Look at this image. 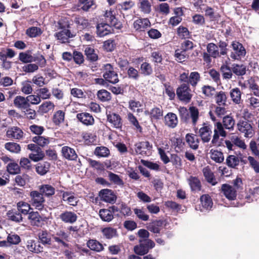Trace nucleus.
Segmentation results:
<instances>
[{"mask_svg":"<svg viewBox=\"0 0 259 259\" xmlns=\"http://www.w3.org/2000/svg\"><path fill=\"white\" fill-rule=\"evenodd\" d=\"M198 133L199 136L204 143L208 142L211 139L212 134L210 126L204 123L203 126L199 129Z\"/></svg>","mask_w":259,"mask_h":259,"instance_id":"9d476101","label":"nucleus"},{"mask_svg":"<svg viewBox=\"0 0 259 259\" xmlns=\"http://www.w3.org/2000/svg\"><path fill=\"white\" fill-rule=\"evenodd\" d=\"M62 200L64 201L72 206L77 205L78 202V199L75 196L74 193L68 191H62Z\"/></svg>","mask_w":259,"mask_h":259,"instance_id":"ddd939ff","label":"nucleus"},{"mask_svg":"<svg viewBox=\"0 0 259 259\" xmlns=\"http://www.w3.org/2000/svg\"><path fill=\"white\" fill-rule=\"evenodd\" d=\"M69 24L63 25L60 24V30L55 33V36L61 43L68 42L70 38L73 37L75 34L70 30Z\"/></svg>","mask_w":259,"mask_h":259,"instance_id":"f257e3e1","label":"nucleus"},{"mask_svg":"<svg viewBox=\"0 0 259 259\" xmlns=\"http://www.w3.org/2000/svg\"><path fill=\"white\" fill-rule=\"evenodd\" d=\"M150 22L148 19H139L134 23V27L136 30L144 31L145 28L150 26Z\"/></svg>","mask_w":259,"mask_h":259,"instance_id":"4be33fe9","label":"nucleus"},{"mask_svg":"<svg viewBox=\"0 0 259 259\" xmlns=\"http://www.w3.org/2000/svg\"><path fill=\"white\" fill-rule=\"evenodd\" d=\"M6 136L9 138L20 140L23 137V132L20 128L13 126L8 130L6 133Z\"/></svg>","mask_w":259,"mask_h":259,"instance_id":"dca6fc26","label":"nucleus"},{"mask_svg":"<svg viewBox=\"0 0 259 259\" xmlns=\"http://www.w3.org/2000/svg\"><path fill=\"white\" fill-rule=\"evenodd\" d=\"M152 148L149 142H142L135 144V152L137 154L142 155H147L150 153V151Z\"/></svg>","mask_w":259,"mask_h":259,"instance_id":"1a4fd4ad","label":"nucleus"},{"mask_svg":"<svg viewBox=\"0 0 259 259\" xmlns=\"http://www.w3.org/2000/svg\"><path fill=\"white\" fill-rule=\"evenodd\" d=\"M40 193L47 197L53 195L55 192V188L50 185L45 184L39 186Z\"/></svg>","mask_w":259,"mask_h":259,"instance_id":"473e14b6","label":"nucleus"},{"mask_svg":"<svg viewBox=\"0 0 259 259\" xmlns=\"http://www.w3.org/2000/svg\"><path fill=\"white\" fill-rule=\"evenodd\" d=\"M211 159L217 163H221L224 160L223 153L215 149H211L210 151Z\"/></svg>","mask_w":259,"mask_h":259,"instance_id":"c756f323","label":"nucleus"},{"mask_svg":"<svg viewBox=\"0 0 259 259\" xmlns=\"http://www.w3.org/2000/svg\"><path fill=\"white\" fill-rule=\"evenodd\" d=\"M207 51L211 57L217 58L220 56V52L219 51L218 46L213 43H209L207 45Z\"/></svg>","mask_w":259,"mask_h":259,"instance_id":"49530a36","label":"nucleus"},{"mask_svg":"<svg viewBox=\"0 0 259 259\" xmlns=\"http://www.w3.org/2000/svg\"><path fill=\"white\" fill-rule=\"evenodd\" d=\"M107 120L115 128H118L122 126L121 118L118 114L109 113L107 115Z\"/></svg>","mask_w":259,"mask_h":259,"instance_id":"aec40b11","label":"nucleus"},{"mask_svg":"<svg viewBox=\"0 0 259 259\" xmlns=\"http://www.w3.org/2000/svg\"><path fill=\"white\" fill-rule=\"evenodd\" d=\"M134 211L137 218L143 221H147L149 219V216L143 210V208H135Z\"/></svg>","mask_w":259,"mask_h":259,"instance_id":"6e6d98bb","label":"nucleus"},{"mask_svg":"<svg viewBox=\"0 0 259 259\" xmlns=\"http://www.w3.org/2000/svg\"><path fill=\"white\" fill-rule=\"evenodd\" d=\"M235 123V120L232 116L227 115L224 116L223 119V125L226 129L233 130Z\"/></svg>","mask_w":259,"mask_h":259,"instance_id":"a18cd8bd","label":"nucleus"},{"mask_svg":"<svg viewBox=\"0 0 259 259\" xmlns=\"http://www.w3.org/2000/svg\"><path fill=\"white\" fill-rule=\"evenodd\" d=\"M140 245L134 247L135 252L140 255H143L147 253L149 249L152 248L155 246L154 242L150 239L140 240Z\"/></svg>","mask_w":259,"mask_h":259,"instance_id":"7ed1b4c3","label":"nucleus"},{"mask_svg":"<svg viewBox=\"0 0 259 259\" xmlns=\"http://www.w3.org/2000/svg\"><path fill=\"white\" fill-rule=\"evenodd\" d=\"M79 121L86 125H91L94 123V118L92 115L87 112L78 113L76 115Z\"/></svg>","mask_w":259,"mask_h":259,"instance_id":"f3484780","label":"nucleus"},{"mask_svg":"<svg viewBox=\"0 0 259 259\" xmlns=\"http://www.w3.org/2000/svg\"><path fill=\"white\" fill-rule=\"evenodd\" d=\"M5 148L11 153L19 154L21 148L19 144L15 142H7L5 144Z\"/></svg>","mask_w":259,"mask_h":259,"instance_id":"2f4dec72","label":"nucleus"},{"mask_svg":"<svg viewBox=\"0 0 259 259\" xmlns=\"http://www.w3.org/2000/svg\"><path fill=\"white\" fill-rule=\"evenodd\" d=\"M175 56L178 61L180 62H183L188 58L189 56L186 53V51L181 49L176 50Z\"/></svg>","mask_w":259,"mask_h":259,"instance_id":"680f3d73","label":"nucleus"},{"mask_svg":"<svg viewBox=\"0 0 259 259\" xmlns=\"http://www.w3.org/2000/svg\"><path fill=\"white\" fill-rule=\"evenodd\" d=\"M231 45L233 50L230 54V57L233 60H239L245 55V49L241 44L233 41Z\"/></svg>","mask_w":259,"mask_h":259,"instance_id":"0eeeda50","label":"nucleus"},{"mask_svg":"<svg viewBox=\"0 0 259 259\" xmlns=\"http://www.w3.org/2000/svg\"><path fill=\"white\" fill-rule=\"evenodd\" d=\"M203 173L205 179L208 183L212 185H215L217 184V182L214 178L213 173L208 166L203 169Z\"/></svg>","mask_w":259,"mask_h":259,"instance_id":"c9c22d12","label":"nucleus"},{"mask_svg":"<svg viewBox=\"0 0 259 259\" xmlns=\"http://www.w3.org/2000/svg\"><path fill=\"white\" fill-rule=\"evenodd\" d=\"M222 191L229 200H234L236 198L237 190L233 186L228 184H223L222 186Z\"/></svg>","mask_w":259,"mask_h":259,"instance_id":"9b49d317","label":"nucleus"},{"mask_svg":"<svg viewBox=\"0 0 259 259\" xmlns=\"http://www.w3.org/2000/svg\"><path fill=\"white\" fill-rule=\"evenodd\" d=\"M233 73L238 76L244 75L246 72V67L242 64H233L232 66Z\"/></svg>","mask_w":259,"mask_h":259,"instance_id":"a19ab883","label":"nucleus"},{"mask_svg":"<svg viewBox=\"0 0 259 259\" xmlns=\"http://www.w3.org/2000/svg\"><path fill=\"white\" fill-rule=\"evenodd\" d=\"M129 108L133 112L139 113L142 111L141 107L142 106V104L139 101L131 100L128 102Z\"/></svg>","mask_w":259,"mask_h":259,"instance_id":"5fc2aeb1","label":"nucleus"},{"mask_svg":"<svg viewBox=\"0 0 259 259\" xmlns=\"http://www.w3.org/2000/svg\"><path fill=\"white\" fill-rule=\"evenodd\" d=\"M50 167V164L48 162L39 163L36 166V171L40 175H45L49 170Z\"/></svg>","mask_w":259,"mask_h":259,"instance_id":"58836bf2","label":"nucleus"},{"mask_svg":"<svg viewBox=\"0 0 259 259\" xmlns=\"http://www.w3.org/2000/svg\"><path fill=\"white\" fill-rule=\"evenodd\" d=\"M100 196L103 201L110 203H113L116 199L113 192L109 189L102 190L100 192Z\"/></svg>","mask_w":259,"mask_h":259,"instance_id":"f8f14e48","label":"nucleus"},{"mask_svg":"<svg viewBox=\"0 0 259 259\" xmlns=\"http://www.w3.org/2000/svg\"><path fill=\"white\" fill-rule=\"evenodd\" d=\"M38 239L43 244H50L51 239L50 234L47 231L41 230L38 233Z\"/></svg>","mask_w":259,"mask_h":259,"instance_id":"79ce46f5","label":"nucleus"},{"mask_svg":"<svg viewBox=\"0 0 259 259\" xmlns=\"http://www.w3.org/2000/svg\"><path fill=\"white\" fill-rule=\"evenodd\" d=\"M61 153L65 158L69 160H75L77 158V155L74 149L68 146L63 147Z\"/></svg>","mask_w":259,"mask_h":259,"instance_id":"a211bd4d","label":"nucleus"},{"mask_svg":"<svg viewBox=\"0 0 259 259\" xmlns=\"http://www.w3.org/2000/svg\"><path fill=\"white\" fill-rule=\"evenodd\" d=\"M200 201L202 208L201 209L203 211L204 209L209 210L212 206L213 203L210 197L208 195H203L200 197Z\"/></svg>","mask_w":259,"mask_h":259,"instance_id":"cd10ccee","label":"nucleus"},{"mask_svg":"<svg viewBox=\"0 0 259 259\" xmlns=\"http://www.w3.org/2000/svg\"><path fill=\"white\" fill-rule=\"evenodd\" d=\"M239 161V158L235 155H229L226 158L227 165L232 168H235L238 165Z\"/></svg>","mask_w":259,"mask_h":259,"instance_id":"bf43d9fd","label":"nucleus"},{"mask_svg":"<svg viewBox=\"0 0 259 259\" xmlns=\"http://www.w3.org/2000/svg\"><path fill=\"white\" fill-rule=\"evenodd\" d=\"M45 154L40 148L36 149L35 151L32 152L29 155V158L34 162L42 160Z\"/></svg>","mask_w":259,"mask_h":259,"instance_id":"c03bdc74","label":"nucleus"},{"mask_svg":"<svg viewBox=\"0 0 259 259\" xmlns=\"http://www.w3.org/2000/svg\"><path fill=\"white\" fill-rule=\"evenodd\" d=\"M186 140L191 148L196 150L198 148L199 140L196 135L188 134L186 136Z\"/></svg>","mask_w":259,"mask_h":259,"instance_id":"a878e982","label":"nucleus"},{"mask_svg":"<svg viewBox=\"0 0 259 259\" xmlns=\"http://www.w3.org/2000/svg\"><path fill=\"white\" fill-rule=\"evenodd\" d=\"M55 105L51 101H46L39 106L38 111L41 113H47L54 109Z\"/></svg>","mask_w":259,"mask_h":259,"instance_id":"4c0bfd02","label":"nucleus"},{"mask_svg":"<svg viewBox=\"0 0 259 259\" xmlns=\"http://www.w3.org/2000/svg\"><path fill=\"white\" fill-rule=\"evenodd\" d=\"M189 111L192 124L196 125L199 119V110L196 107L191 106L189 107Z\"/></svg>","mask_w":259,"mask_h":259,"instance_id":"37998d69","label":"nucleus"},{"mask_svg":"<svg viewBox=\"0 0 259 259\" xmlns=\"http://www.w3.org/2000/svg\"><path fill=\"white\" fill-rule=\"evenodd\" d=\"M224 128L222 123L220 121L214 123L213 135L211 141V144L212 146H220V137L225 138L227 136V132L225 131Z\"/></svg>","mask_w":259,"mask_h":259,"instance_id":"f03ea898","label":"nucleus"},{"mask_svg":"<svg viewBox=\"0 0 259 259\" xmlns=\"http://www.w3.org/2000/svg\"><path fill=\"white\" fill-rule=\"evenodd\" d=\"M21 91L25 95H29L32 93L33 89L31 84V81L26 80L21 83Z\"/></svg>","mask_w":259,"mask_h":259,"instance_id":"338daca9","label":"nucleus"},{"mask_svg":"<svg viewBox=\"0 0 259 259\" xmlns=\"http://www.w3.org/2000/svg\"><path fill=\"white\" fill-rule=\"evenodd\" d=\"M18 210L22 214H27L31 209L30 204L24 201H20L17 203Z\"/></svg>","mask_w":259,"mask_h":259,"instance_id":"09e8293b","label":"nucleus"},{"mask_svg":"<svg viewBox=\"0 0 259 259\" xmlns=\"http://www.w3.org/2000/svg\"><path fill=\"white\" fill-rule=\"evenodd\" d=\"M255 96L253 94L248 95L246 100L249 106L253 108L259 107V97Z\"/></svg>","mask_w":259,"mask_h":259,"instance_id":"de8ad7c7","label":"nucleus"},{"mask_svg":"<svg viewBox=\"0 0 259 259\" xmlns=\"http://www.w3.org/2000/svg\"><path fill=\"white\" fill-rule=\"evenodd\" d=\"M110 24L107 23H101L97 26V33L100 37L104 36L110 33Z\"/></svg>","mask_w":259,"mask_h":259,"instance_id":"5701e85b","label":"nucleus"},{"mask_svg":"<svg viewBox=\"0 0 259 259\" xmlns=\"http://www.w3.org/2000/svg\"><path fill=\"white\" fill-rule=\"evenodd\" d=\"M32 141L41 147H45L50 143L49 138L42 136H35L33 138Z\"/></svg>","mask_w":259,"mask_h":259,"instance_id":"0e129e2a","label":"nucleus"},{"mask_svg":"<svg viewBox=\"0 0 259 259\" xmlns=\"http://www.w3.org/2000/svg\"><path fill=\"white\" fill-rule=\"evenodd\" d=\"M87 245L90 249L96 252H101L104 249L103 245L96 240H89Z\"/></svg>","mask_w":259,"mask_h":259,"instance_id":"7c9ffc66","label":"nucleus"},{"mask_svg":"<svg viewBox=\"0 0 259 259\" xmlns=\"http://www.w3.org/2000/svg\"><path fill=\"white\" fill-rule=\"evenodd\" d=\"M104 70L103 77L106 80L113 84L118 82L117 74L114 71L111 64H106L105 65Z\"/></svg>","mask_w":259,"mask_h":259,"instance_id":"6e6552de","label":"nucleus"},{"mask_svg":"<svg viewBox=\"0 0 259 259\" xmlns=\"http://www.w3.org/2000/svg\"><path fill=\"white\" fill-rule=\"evenodd\" d=\"M164 124L170 128H175L178 124V120L176 114L169 112L164 116Z\"/></svg>","mask_w":259,"mask_h":259,"instance_id":"6ab92c4d","label":"nucleus"},{"mask_svg":"<svg viewBox=\"0 0 259 259\" xmlns=\"http://www.w3.org/2000/svg\"><path fill=\"white\" fill-rule=\"evenodd\" d=\"M237 128L240 133L243 134L245 138L252 137L254 134L251 124L244 120H240L237 122Z\"/></svg>","mask_w":259,"mask_h":259,"instance_id":"423d86ee","label":"nucleus"},{"mask_svg":"<svg viewBox=\"0 0 259 259\" xmlns=\"http://www.w3.org/2000/svg\"><path fill=\"white\" fill-rule=\"evenodd\" d=\"M103 236L110 239L117 236L116 230L111 227H106L102 230Z\"/></svg>","mask_w":259,"mask_h":259,"instance_id":"3c124183","label":"nucleus"},{"mask_svg":"<svg viewBox=\"0 0 259 259\" xmlns=\"http://www.w3.org/2000/svg\"><path fill=\"white\" fill-rule=\"evenodd\" d=\"M230 95L234 103L239 104L240 103L241 92L239 88H236L232 89L230 91Z\"/></svg>","mask_w":259,"mask_h":259,"instance_id":"ea45409f","label":"nucleus"},{"mask_svg":"<svg viewBox=\"0 0 259 259\" xmlns=\"http://www.w3.org/2000/svg\"><path fill=\"white\" fill-rule=\"evenodd\" d=\"M60 219L65 223L73 224L77 219L76 213L70 211H65L60 215Z\"/></svg>","mask_w":259,"mask_h":259,"instance_id":"2eb2a0df","label":"nucleus"},{"mask_svg":"<svg viewBox=\"0 0 259 259\" xmlns=\"http://www.w3.org/2000/svg\"><path fill=\"white\" fill-rule=\"evenodd\" d=\"M95 5L93 0H79V6L84 11H88Z\"/></svg>","mask_w":259,"mask_h":259,"instance_id":"13d9d810","label":"nucleus"},{"mask_svg":"<svg viewBox=\"0 0 259 259\" xmlns=\"http://www.w3.org/2000/svg\"><path fill=\"white\" fill-rule=\"evenodd\" d=\"M200 76L198 72H192L189 76L188 84L193 87H195L200 81Z\"/></svg>","mask_w":259,"mask_h":259,"instance_id":"8fccbe9b","label":"nucleus"},{"mask_svg":"<svg viewBox=\"0 0 259 259\" xmlns=\"http://www.w3.org/2000/svg\"><path fill=\"white\" fill-rule=\"evenodd\" d=\"M26 247L30 251L36 253L43 251V247L40 244L36 245L35 241L32 239L27 240Z\"/></svg>","mask_w":259,"mask_h":259,"instance_id":"c85d7f7f","label":"nucleus"},{"mask_svg":"<svg viewBox=\"0 0 259 259\" xmlns=\"http://www.w3.org/2000/svg\"><path fill=\"white\" fill-rule=\"evenodd\" d=\"M187 180L192 191L198 192L200 190L201 183L197 177L191 176Z\"/></svg>","mask_w":259,"mask_h":259,"instance_id":"b1692460","label":"nucleus"},{"mask_svg":"<svg viewBox=\"0 0 259 259\" xmlns=\"http://www.w3.org/2000/svg\"><path fill=\"white\" fill-rule=\"evenodd\" d=\"M214 101L217 105L225 106L227 101L226 93L223 91L216 92L214 95Z\"/></svg>","mask_w":259,"mask_h":259,"instance_id":"bb28decb","label":"nucleus"},{"mask_svg":"<svg viewBox=\"0 0 259 259\" xmlns=\"http://www.w3.org/2000/svg\"><path fill=\"white\" fill-rule=\"evenodd\" d=\"M177 95L178 98L182 101L188 103L190 101L192 94L189 84L183 83L177 89Z\"/></svg>","mask_w":259,"mask_h":259,"instance_id":"20e7f679","label":"nucleus"},{"mask_svg":"<svg viewBox=\"0 0 259 259\" xmlns=\"http://www.w3.org/2000/svg\"><path fill=\"white\" fill-rule=\"evenodd\" d=\"M74 22L80 29L85 28L89 25L88 20L81 16L76 17L74 19Z\"/></svg>","mask_w":259,"mask_h":259,"instance_id":"774afa93","label":"nucleus"},{"mask_svg":"<svg viewBox=\"0 0 259 259\" xmlns=\"http://www.w3.org/2000/svg\"><path fill=\"white\" fill-rule=\"evenodd\" d=\"M230 59L228 58L227 60L224 63L220 68V70L222 73L223 78L225 79H230L233 76V71L232 68L229 66Z\"/></svg>","mask_w":259,"mask_h":259,"instance_id":"4468645a","label":"nucleus"},{"mask_svg":"<svg viewBox=\"0 0 259 259\" xmlns=\"http://www.w3.org/2000/svg\"><path fill=\"white\" fill-rule=\"evenodd\" d=\"M28 219L32 225L38 226L41 221V217L37 212H31L29 213Z\"/></svg>","mask_w":259,"mask_h":259,"instance_id":"4d7b16f0","label":"nucleus"},{"mask_svg":"<svg viewBox=\"0 0 259 259\" xmlns=\"http://www.w3.org/2000/svg\"><path fill=\"white\" fill-rule=\"evenodd\" d=\"M94 153L98 157H106L109 156L110 154V151L106 147H97L95 149Z\"/></svg>","mask_w":259,"mask_h":259,"instance_id":"864d4df0","label":"nucleus"},{"mask_svg":"<svg viewBox=\"0 0 259 259\" xmlns=\"http://www.w3.org/2000/svg\"><path fill=\"white\" fill-rule=\"evenodd\" d=\"M165 225L164 221L162 220L156 221L151 223L148 229L154 233H159L160 230Z\"/></svg>","mask_w":259,"mask_h":259,"instance_id":"393cba45","label":"nucleus"},{"mask_svg":"<svg viewBox=\"0 0 259 259\" xmlns=\"http://www.w3.org/2000/svg\"><path fill=\"white\" fill-rule=\"evenodd\" d=\"M30 204L35 208L41 210L44 206L45 199L43 195L37 191H32L30 193Z\"/></svg>","mask_w":259,"mask_h":259,"instance_id":"39448f33","label":"nucleus"},{"mask_svg":"<svg viewBox=\"0 0 259 259\" xmlns=\"http://www.w3.org/2000/svg\"><path fill=\"white\" fill-rule=\"evenodd\" d=\"M85 54L88 59L92 61H95L98 59V56L95 53L93 48L91 47H87L84 50Z\"/></svg>","mask_w":259,"mask_h":259,"instance_id":"052dcab7","label":"nucleus"},{"mask_svg":"<svg viewBox=\"0 0 259 259\" xmlns=\"http://www.w3.org/2000/svg\"><path fill=\"white\" fill-rule=\"evenodd\" d=\"M14 104L15 106L18 108L21 109H26L30 106V103H27L26 97L17 96L14 100Z\"/></svg>","mask_w":259,"mask_h":259,"instance_id":"412c9836","label":"nucleus"},{"mask_svg":"<svg viewBox=\"0 0 259 259\" xmlns=\"http://www.w3.org/2000/svg\"><path fill=\"white\" fill-rule=\"evenodd\" d=\"M202 93L206 97H211L215 94V89L210 85H204L201 88Z\"/></svg>","mask_w":259,"mask_h":259,"instance_id":"69168bd1","label":"nucleus"},{"mask_svg":"<svg viewBox=\"0 0 259 259\" xmlns=\"http://www.w3.org/2000/svg\"><path fill=\"white\" fill-rule=\"evenodd\" d=\"M97 97L100 101L106 102L110 100L111 94L105 90H101L98 92Z\"/></svg>","mask_w":259,"mask_h":259,"instance_id":"e2e57ef3","label":"nucleus"},{"mask_svg":"<svg viewBox=\"0 0 259 259\" xmlns=\"http://www.w3.org/2000/svg\"><path fill=\"white\" fill-rule=\"evenodd\" d=\"M99 215L101 220L104 222L111 221L114 217L110 209H101L99 211Z\"/></svg>","mask_w":259,"mask_h":259,"instance_id":"f704fd0d","label":"nucleus"},{"mask_svg":"<svg viewBox=\"0 0 259 259\" xmlns=\"http://www.w3.org/2000/svg\"><path fill=\"white\" fill-rule=\"evenodd\" d=\"M134 6L135 3L132 1H129L118 4L116 6V8L121 12L127 11L132 9Z\"/></svg>","mask_w":259,"mask_h":259,"instance_id":"603ef678","label":"nucleus"},{"mask_svg":"<svg viewBox=\"0 0 259 259\" xmlns=\"http://www.w3.org/2000/svg\"><path fill=\"white\" fill-rule=\"evenodd\" d=\"M147 112L150 115V117L152 120L160 119L163 115L162 109L157 107L153 108L149 112L146 111V114H147Z\"/></svg>","mask_w":259,"mask_h":259,"instance_id":"72a5a7b5","label":"nucleus"},{"mask_svg":"<svg viewBox=\"0 0 259 259\" xmlns=\"http://www.w3.org/2000/svg\"><path fill=\"white\" fill-rule=\"evenodd\" d=\"M7 216L9 220L19 223L22 221L23 218L21 213L18 210H9L7 213Z\"/></svg>","mask_w":259,"mask_h":259,"instance_id":"e433bc0d","label":"nucleus"}]
</instances>
